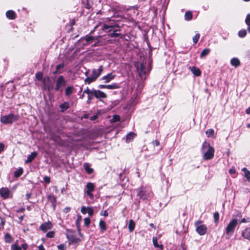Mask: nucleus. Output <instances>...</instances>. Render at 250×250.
<instances>
[{"instance_id":"obj_1","label":"nucleus","mask_w":250,"mask_h":250,"mask_svg":"<svg viewBox=\"0 0 250 250\" xmlns=\"http://www.w3.org/2000/svg\"><path fill=\"white\" fill-rule=\"evenodd\" d=\"M201 152L203 154V158L205 160H210L214 157V149L209 143L206 141L202 144Z\"/></svg>"},{"instance_id":"obj_2","label":"nucleus","mask_w":250,"mask_h":250,"mask_svg":"<svg viewBox=\"0 0 250 250\" xmlns=\"http://www.w3.org/2000/svg\"><path fill=\"white\" fill-rule=\"evenodd\" d=\"M135 66L141 80H145L150 70V67L149 65H147V68H146V65L144 64L139 63L136 64Z\"/></svg>"},{"instance_id":"obj_3","label":"nucleus","mask_w":250,"mask_h":250,"mask_svg":"<svg viewBox=\"0 0 250 250\" xmlns=\"http://www.w3.org/2000/svg\"><path fill=\"white\" fill-rule=\"evenodd\" d=\"M103 70V66L102 65H101L98 69H93L91 74L84 80L85 83L90 84L94 82L100 76Z\"/></svg>"},{"instance_id":"obj_4","label":"nucleus","mask_w":250,"mask_h":250,"mask_svg":"<svg viewBox=\"0 0 250 250\" xmlns=\"http://www.w3.org/2000/svg\"><path fill=\"white\" fill-rule=\"evenodd\" d=\"M66 238L68 240L69 245H75L81 242V239L76 236L74 231L66 229Z\"/></svg>"},{"instance_id":"obj_5","label":"nucleus","mask_w":250,"mask_h":250,"mask_svg":"<svg viewBox=\"0 0 250 250\" xmlns=\"http://www.w3.org/2000/svg\"><path fill=\"white\" fill-rule=\"evenodd\" d=\"M19 118V116L18 115L10 114L9 115L1 116L0 119V121L4 124H11L18 121Z\"/></svg>"},{"instance_id":"obj_6","label":"nucleus","mask_w":250,"mask_h":250,"mask_svg":"<svg viewBox=\"0 0 250 250\" xmlns=\"http://www.w3.org/2000/svg\"><path fill=\"white\" fill-rule=\"evenodd\" d=\"M238 224L237 219H232L226 228V233L228 235L231 236L234 232L235 229Z\"/></svg>"},{"instance_id":"obj_7","label":"nucleus","mask_w":250,"mask_h":250,"mask_svg":"<svg viewBox=\"0 0 250 250\" xmlns=\"http://www.w3.org/2000/svg\"><path fill=\"white\" fill-rule=\"evenodd\" d=\"M108 22L107 23H104L102 26V29L104 31L108 32L111 31L115 28L119 27L116 22L110 19H108Z\"/></svg>"},{"instance_id":"obj_8","label":"nucleus","mask_w":250,"mask_h":250,"mask_svg":"<svg viewBox=\"0 0 250 250\" xmlns=\"http://www.w3.org/2000/svg\"><path fill=\"white\" fill-rule=\"evenodd\" d=\"M201 224V221L200 220H198L195 222V226L196 227V231L200 235H204L207 233L208 228L205 225Z\"/></svg>"},{"instance_id":"obj_9","label":"nucleus","mask_w":250,"mask_h":250,"mask_svg":"<svg viewBox=\"0 0 250 250\" xmlns=\"http://www.w3.org/2000/svg\"><path fill=\"white\" fill-rule=\"evenodd\" d=\"M95 188V184L92 183L88 182L86 185L84 192L91 199L94 198L92 192L94 190Z\"/></svg>"},{"instance_id":"obj_10","label":"nucleus","mask_w":250,"mask_h":250,"mask_svg":"<svg viewBox=\"0 0 250 250\" xmlns=\"http://www.w3.org/2000/svg\"><path fill=\"white\" fill-rule=\"evenodd\" d=\"M0 195L4 199L11 198L13 197V192L7 188H0Z\"/></svg>"},{"instance_id":"obj_11","label":"nucleus","mask_w":250,"mask_h":250,"mask_svg":"<svg viewBox=\"0 0 250 250\" xmlns=\"http://www.w3.org/2000/svg\"><path fill=\"white\" fill-rule=\"evenodd\" d=\"M66 81L64 79L63 77L62 76H60L56 81L55 90H60L62 87H63L66 85Z\"/></svg>"},{"instance_id":"obj_12","label":"nucleus","mask_w":250,"mask_h":250,"mask_svg":"<svg viewBox=\"0 0 250 250\" xmlns=\"http://www.w3.org/2000/svg\"><path fill=\"white\" fill-rule=\"evenodd\" d=\"M98 88L101 89L106 88L108 89H116L120 88V84L117 83H113L111 84L104 85L100 84L98 86Z\"/></svg>"},{"instance_id":"obj_13","label":"nucleus","mask_w":250,"mask_h":250,"mask_svg":"<svg viewBox=\"0 0 250 250\" xmlns=\"http://www.w3.org/2000/svg\"><path fill=\"white\" fill-rule=\"evenodd\" d=\"M137 196L143 200L147 199L148 197V194L146 193L145 189L143 188L137 189Z\"/></svg>"},{"instance_id":"obj_14","label":"nucleus","mask_w":250,"mask_h":250,"mask_svg":"<svg viewBox=\"0 0 250 250\" xmlns=\"http://www.w3.org/2000/svg\"><path fill=\"white\" fill-rule=\"evenodd\" d=\"M93 96L99 99H105L107 97V95L105 93L99 90L95 89L94 91Z\"/></svg>"},{"instance_id":"obj_15","label":"nucleus","mask_w":250,"mask_h":250,"mask_svg":"<svg viewBox=\"0 0 250 250\" xmlns=\"http://www.w3.org/2000/svg\"><path fill=\"white\" fill-rule=\"evenodd\" d=\"M52 228V224L50 221L44 222L40 227V229L44 232H46L47 230L51 229Z\"/></svg>"},{"instance_id":"obj_16","label":"nucleus","mask_w":250,"mask_h":250,"mask_svg":"<svg viewBox=\"0 0 250 250\" xmlns=\"http://www.w3.org/2000/svg\"><path fill=\"white\" fill-rule=\"evenodd\" d=\"M115 75L110 73L105 76H103L102 78V79L104 80L105 83H109L111 80H113L115 78Z\"/></svg>"},{"instance_id":"obj_17","label":"nucleus","mask_w":250,"mask_h":250,"mask_svg":"<svg viewBox=\"0 0 250 250\" xmlns=\"http://www.w3.org/2000/svg\"><path fill=\"white\" fill-rule=\"evenodd\" d=\"M242 236L250 241V228H246L242 231Z\"/></svg>"},{"instance_id":"obj_18","label":"nucleus","mask_w":250,"mask_h":250,"mask_svg":"<svg viewBox=\"0 0 250 250\" xmlns=\"http://www.w3.org/2000/svg\"><path fill=\"white\" fill-rule=\"evenodd\" d=\"M82 221V216L80 215H78L77 216V218L76 221V226L77 228L78 231L79 232V234L81 235V227H80V223Z\"/></svg>"},{"instance_id":"obj_19","label":"nucleus","mask_w":250,"mask_h":250,"mask_svg":"<svg viewBox=\"0 0 250 250\" xmlns=\"http://www.w3.org/2000/svg\"><path fill=\"white\" fill-rule=\"evenodd\" d=\"M74 91V88L73 86H69L65 89V94L66 96L69 97Z\"/></svg>"},{"instance_id":"obj_20","label":"nucleus","mask_w":250,"mask_h":250,"mask_svg":"<svg viewBox=\"0 0 250 250\" xmlns=\"http://www.w3.org/2000/svg\"><path fill=\"white\" fill-rule=\"evenodd\" d=\"M37 156V153L35 151H34L31 153L30 155H29L25 161L26 163H31Z\"/></svg>"},{"instance_id":"obj_21","label":"nucleus","mask_w":250,"mask_h":250,"mask_svg":"<svg viewBox=\"0 0 250 250\" xmlns=\"http://www.w3.org/2000/svg\"><path fill=\"white\" fill-rule=\"evenodd\" d=\"M190 69L191 71V72H192V73L195 76H200L201 72L200 70L198 68H197L195 66H192V67H190Z\"/></svg>"},{"instance_id":"obj_22","label":"nucleus","mask_w":250,"mask_h":250,"mask_svg":"<svg viewBox=\"0 0 250 250\" xmlns=\"http://www.w3.org/2000/svg\"><path fill=\"white\" fill-rule=\"evenodd\" d=\"M6 17L10 20H14L16 18V14L14 11L9 10L6 13Z\"/></svg>"},{"instance_id":"obj_23","label":"nucleus","mask_w":250,"mask_h":250,"mask_svg":"<svg viewBox=\"0 0 250 250\" xmlns=\"http://www.w3.org/2000/svg\"><path fill=\"white\" fill-rule=\"evenodd\" d=\"M230 64L234 67H236L240 65V62L238 59L236 58H233L231 59L230 61Z\"/></svg>"},{"instance_id":"obj_24","label":"nucleus","mask_w":250,"mask_h":250,"mask_svg":"<svg viewBox=\"0 0 250 250\" xmlns=\"http://www.w3.org/2000/svg\"><path fill=\"white\" fill-rule=\"evenodd\" d=\"M242 171L244 172V176L247 178V180L250 181V171H249L246 167H244L242 169Z\"/></svg>"},{"instance_id":"obj_25","label":"nucleus","mask_w":250,"mask_h":250,"mask_svg":"<svg viewBox=\"0 0 250 250\" xmlns=\"http://www.w3.org/2000/svg\"><path fill=\"white\" fill-rule=\"evenodd\" d=\"M84 39L86 42V43L85 44H87L92 43L95 40L96 38L92 36L86 35L84 37Z\"/></svg>"},{"instance_id":"obj_26","label":"nucleus","mask_w":250,"mask_h":250,"mask_svg":"<svg viewBox=\"0 0 250 250\" xmlns=\"http://www.w3.org/2000/svg\"><path fill=\"white\" fill-rule=\"evenodd\" d=\"M99 227L101 231L104 232L106 229V225L105 223L102 220H101L99 222Z\"/></svg>"},{"instance_id":"obj_27","label":"nucleus","mask_w":250,"mask_h":250,"mask_svg":"<svg viewBox=\"0 0 250 250\" xmlns=\"http://www.w3.org/2000/svg\"><path fill=\"white\" fill-rule=\"evenodd\" d=\"M83 166L85 170L88 174H90L93 172V169L90 167L88 163H84Z\"/></svg>"},{"instance_id":"obj_28","label":"nucleus","mask_w":250,"mask_h":250,"mask_svg":"<svg viewBox=\"0 0 250 250\" xmlns=\"http://www.w3.org/2000/svg\"><path fill=\"white\" fill-rule=\"evenodd\" d=\"M135 136V134L133 132H130L126 136V142H130Z\"/></svg>"},{"instance_id":"obj_29","label":"nucleus","mask_w":250,"mask_h":250,"mask_svg":"<svg viewBox=\"0 0 250 250\" xmlns=\"http://www.w3.org/2000/svg\"><path fill=\"white\" fill-rule=\"evenodd\" d=\"M153 243L155 247L156 248H159L161 250H162L164 248L163 245L161 244L159 245L158 243L157 239L156 237H153L152 239Z\"/></svg>"},{"instance_id":"obj_30","label":"nucleus","mask_w":250,"mask_h":250,"mask_svg":"<svg viewBox=\"0 0 250 250\" xmlns=\"http://www.w3.org/2000/svg\"><path fill=\"white\" fill-rule=\"evenodd\" d=\"M135 224L133 220L131 219L129 221L128 229L130 232H132L135 228Z\"/></svg>"},{"instance_id":"obj_31","label":"nucleus","mask_w":250,"mask_h":250,"mask_svg":"<svg viewBox=\"0 0 250 250\" xmlns=\"http://www.w3.org/2000/svg\"><path fill=\"white\" fill-rule=\"evenodd\" d=\"M60 107L62 109V111L67 110L69 108V104L67 102H64L60 105Z\"/></svg>"},{"instance_id":"obj_32","label":"nucleus","mask_w":250,"mask_h":250,"mask_svg":"<svg viewBox=\"0 0 250 250\" xmlns=\"http://www.w3.org/2000/svg\"><path fill=\"white\" fill-rule=\"evenodd\" d=\"M192 18V14L190 11H187L185 14V19L186 21H190Z\"/></svg>"},{"instance_id":"obj_33","label":"nucleus","mask_w":250,"mask_h":250,"mask_svg":"<svg viewBox=\"0 0 250 250\" xmlns=\"http://www.w3.org/2000/svg\"><path fill=\"white\" fill-rule=\"evenodd\" d=\"M210 52V49L208 48L204 49L200 54V57L203 58L208 55Z\"/></svg>"},{"instance_id":"obj_34","label":"nucleus","mask_w":250,"mask_h":250,"mask_svg":"<svg viewBox=\"0 0 250 250\" xmlns=\"http://www.w3.org/2000/svg\"><path fill=\"white\" fill-rule=\"evenodd\" d=\"M23 173V169L22 168H19L15 171L14 176L15 177H19Z\"/></svg>"},{"instance_id":"obj_35","label":"nucleus","mask_w":250,"mask_h":250,"mask_svg":"<svg viewBox=\"0 0 250 250\" xmlns=\"http://www.w3.org/2000/svg\"><path fill=\"white\" fill-rule=\"evenodd\" d=\"M94 89H90L88 87H87L83 91V94H87V95H93Z\"/></svg>"},{"instance_id":"obj_36","label":"nucleus","mask_w":250,"mask_h":250,"mask_svg":"<svg viewBox=\"0 0 250 250\" xmlns=\"http://www.w3.org/2000/svg\"><path fill=\"white\" fill-rule=\"evenodd\" d=\"M12 250H22L21 247L19 246L17 244V242L11 245Z\"/></svg>"},{"instance_id":"obj_37","label":"nucleus","mask_w":250,"mask_h":250,"mask_svg":"<svg viewBox=\"0 0 250 250\" xmlns=\"http://www.w3.org/2000/svg\"><path fill=\"white\" fill-rule=\"evenodd\" d=\"M247 35V31L245 29H242L239 31L238 32V36L240 38H243Z\"/></svg>"},{"instance_id":"obj_38","label":"nucleus","mask_w":250,"mask_h":250,"mask_svg":"<svg viewBox=\"0 0 250 250\" xmlns=\"http://www.w3.org/2000/svg\"><path fill=\"white\" fill-rule=\"evenodd\" d=\"M5 240L6 242L11 243L12 241V238L10 234L6 233L5 235Z\"/></svg>"},{"instance_id":"obj_39","label":"nucleus","mask_w":250,"mask_h":250,"mask_svg":"<svg viewBox=\"0 0 250 250\" xmlns=\"http://www.w3.org/2000/svg\"><path fill=\"white\" fill-rule=\"evenodd\" d=\"M36 79L40 81H42L43 79V75L42 73L41 72H38L36 74Z\"/></svg>"},{"instance_id":"obj_40","label":"nucleus","mask_w":250,"mask_h":250,"mask_svg":"<svg viewBox=\"0 0 250 250\" xmlns=\"http://www.w3.org/2000/svg\"><path fill=\"white\" fill-rule=\"evenodd\" d=\"M214 130L213 129H209L206 132L207 135L208 137H212L214 134Z\"/></svg>"},{"instance_id":"obj_41","label":"nucleus","mask_w":250,"mask_h":250,"mask_svg":"<svg viewBox=\"0 0 250 250\" xmlns=\"http://www.w3.org/2000/svg\"><path fill=\"white\" fill-rule=\"evenodd\" d=\"M118 31V30H114L113 32H112L109 35V36L111 38L117 37L120 36L121 34L117 32Z\"/></svg>"},{"instance_id":"obj_42","label":"nucleus","mask_w":250,"mask_h":250,"mask_svg":"<svg viewBox=\"0 0 250 250\" xmlns=\"http://www.w3.org/2000/svg\"><path fill=\"white\" fill-rule=\"evenodd\" d=\"M213 217L215 223L217 224L219 219V213L218 212H215L213 214Z\"/></svg>"},{"instance_id":"obj_43","label":"nucleus","mask_w":250,"mask_h":250,"mask_svg":"<svg viewBox=\"0 0 250 250\" xmlns=\"http://www.w3.org/2000/svg\"><path fill=\"white\" fill-rule=\"evenodd\" d=\"M200 34L199 33H197L193 37V42L194 43H196L199 38H200Z\"/></svg>"},{"instance_id":"obj_44","label":"nucleus","mask_w":250,"mask_h":250,"mask_svg":"<svg viewBox=\"0 0 250 250\" xmlns=\"http://www.w3.org/2000/svg\"><path fill=\"white\" fill-rule=\"evenodd\" d=\"M55 232L54 231H50L47 232L46 234V236L48 238H52L54 237Z\"/></svg>"},{"instance_id":"obj_45","label":"nucleus","mask_w":250,"mask_h":250,"mask_svg":"<svg viewBox=\"0 0 250 250\" xmlns=\"http://www.w3.org/2000/svg\"><path fill=\"white\" fill-rule=\"evenodd\" d=\"M94 212V210L92 207H87V213L88 214L89 216H91L93 215Z\"/></svg>"},{"instance_id":"obj_46","label":"nucleus","mask_w":250,"mask_h":250,"mask_svg":"<svg viewBox=\"0 0 250 250\" xmlns=\"http://www.w3.org/2000/svg\"><path fill=\"white\" fill-rule=\"evenodd\" d=\"M84 224L86 227H88L90 224V219L89 218L86 217L84 218Z\"/></svg>"},{"instance_id":"obj_47","label":"nucleus","mask_w":250,"mask_h":250,"mask_svg":"<svg viewBox=\"0 0 250 250\" xmlns=\"http://www.w3.org/2000/svg\"><path fill=\"white\" fill-rule=\"evenodd\" d=\"M245 22L248 26L250 25V14L247 15L245 20Z\"/></svg>"},{"instance_id":"obj_48","label":"nucleus","mask_w":250,"mask_h":250,"mask_svg":"<svg viewBox=\"0 0 250 250\" xmlns=\"http://www.w3.org/2000/svg\"><path fill=\"white\" fill-rule=\"evenodd\" d=\"M81 211L83 214H86L87 213V207H85V206H83L81 208Z\"/></svg>"},{"instance_id":"obj_49","label":"nucleus","mask_w":250,"mask_h":250,"mask_svg":"<svg viewBox=\"0 0 250 250\" xmlns=\"http://www.w3.org/2000/svg\"><path fill=\"white\" fill-rule=\"evenodd\" d=\"M44 181L47 184L50 182V178L49 176H45L43 178Z\"/></svg>"},{"instance_id":"obj_50","label":"nucleus","mask_w":250,"mask_h":250,"mask_svg":"<svg viewBox=\"0 0 250 250\" xmlns=\"http://www.w3.org/2000/svg\"><path fill=\"white\" fill-rule=\"evenodd\" d=\"M58 249L60 250H65V246L63 244H62L58 246Z\"/></svg>"},{"instance_id":"obj_51","label":"nucleus","mask_w":250,"mask_h":250,"mask_svg":"<svg viewBox=\"0 0 250 250\" xmlns=\"http://www.w3.org/2000/svg\"><path fill=\"white\" fill-rule=\"evenodd\" d=\"M120 119V117L118 115H114L113 119H111L113 122H117L119 121Z\"/></svg>"},{"instance_id":"obj_52","label":"nucleus","mask_w":250,"mask_h":250,"mask_svg":"<svg viewBox=\"0 0 250 250\" xmlns=\"http://www.w3.org/2000/svg\"><path fill=\"white\" fill-rule=\"evenodd\" d=\"M64 64L63 63H61V64H59L58 65H57L56 67V69H57V70H60V69L61 68H62L63 67H64Z\"/></svg>"},{"instance_id":"obj_53","label":"nucleus","mask_w":250,"mask_h":250,"mask_svg":"<svg viewBox=\"0 0 250 250\" xmlns=\"http://www.w3.org/2000/svg\"><path fill=\"white\" fill-rule=\"evenodd\" d=\"M20 247H21L22 250H26L27 249L28 246L26 243H24Z\"/></svg>"},{"instance_id":"obj_54","label":"nucleus","mask_w":250,"mask_h":250,"mask_svg":"<svg viewBox=\"0 0 250 250\" xmlns=\"http://www.w3.org/2000/svg\"><path fill=\"white\" fill-rule=\"evenodd\" d=\"M100 215L104 216L105 217H107L108 215V213L107 210H104V211H102L100 213Z\"/></svg>"},{"instance_id":"obj_55","label":"nucleus","mask_w":250,"mask_h":250,"mask_svg":"<svg viewBox=\"0 0 250 250\" xmlns=\"http://www.w3.org/2000/svg\"><path fill=\"white\" fill-rule=\"evenodd\" d=\"M229 172L230 174H234L236 172L235 168L232 167L229 169Z\"/></svg>"},{"instance_id":"obj_56","label":"nucleus","mask_w":250,"mask_h":250,"mask_svg":"<svg viewBox=\"0 0 250 250\" xmlns=\"http://www.w3.org/2000/svg\"><path fill=\"white\" fill-rule=\"evenodd\" d=\"M250 222L249 218H248L247 219H246L245 218H243L240 221V223H247V222Z\"/></svg>"},{"instance_id":"obj_57","label":"nucleus","mask_w":250,"mask_h":250,"mask_svg":"<svg viewBox=\"0 0 250 250\" xmlns=\"http://www.w3.org/2000/svg\"><path fill=\"white\" fill-rule=\"evenodd\" d=\"M4 145L3 143H0V153L3 150Z\"/></svg>"},{"instance_id":"obj_58","label":"nucleus","mask_w":250,"mask_h":250,"mask_svg":"<svg viewBox=\"0 0 250 250\" xmlns=\"http://www.w3.org/2000/svg\"><path fill=\"white\" fill-rule=\"evenodd\" d=\"M70 210V208L69 207H66L63 209V212L66 213H68V212H69Z\"/></svg>"},{"instance_id":"obj_59","label":"nucleus","mask_w":250,"mask_h":250,"mask_svg":"<svg viewBox=\"0 0 250 250\" xmlns=\"http://www.w3.org/2000/svg\"><path fill=\"white\" fill-rule=\"evenodd\" d=\"M24 209H25L24 208L22 207V208H19V209L16 210L15 211L16 212H23L24 210Z\"/></svg>"},{"instance_id":"obj_60","label":"nucleus","mask_w":250,"mask_h":250,"mask_svg":"<svg viewBox=\"0 0 250 250\" xmlns=\"http://www.w3.org/2000/svg\"><path fill=\"white\" fill-rule=\"evenodd\" d=\"M92 96H93V95H88V100L87 101V103H89L90 102V101L93 99Z\"/></svg>"},{"instance_id":"obj_61","label":"nucleus","mask_w":250,"mask_h":250,"mask_svg":"<svg viewBox=\"0 0 250 250\" xmlns=\"http://www.w3.org/2000/svg\"><path fill=\"white\" fill-rule=\"evenodd\" d=\"M152 143L153 145H155L156 146H158L160 145V143L158 140H155L153 142H152Z\"/></svg>"},{"instance_id":"obj_62","label":"nucleus","mask_w":250,"mask_h":250,"mask_svg":"<svg viewBox=\"0 0 250 250\" xmlns=\"http://www.w3.org/2000/svg\"><path fill=\"white\" fill-rule=\"evenodd\" d=\"M31 196V194L30 193H27L26 194V197L27 200H29Z\"/></svg>"},{"instance_id":"obj_63","label":"nucleus","mask_w":250,"mask_h":250,"mask_svg":"<svg viewBox=\"0 0 250 250\" xmlns=\"http://www.w3.org/2000/svg\"><path fill=\"white\" fill-rule=\"evenodd\" d=\"M246 113L247 114H250V107H249V108H248L246 110Z\"/></svg>"},{"instance_id":"obj_64","label":"nucleus","mask_w":250,"mask_h":250,"mask_svg":"<svg viewBox=\"0 0 250 250\" xmlns=\"http://www.w3.org/2000/svg\"><path fill=\"white\" fill-rule=\"evenodd\" d=\"M39 250H45L42 245H40L39 247Z\"/></svg>"}]
</instances>
